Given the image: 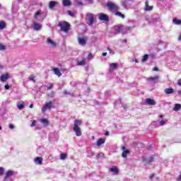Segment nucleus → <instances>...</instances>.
Segmentation results:
<instances>
[{"instance_id": "nucleus-26", "label": "nucleus", "mask_w": 181, "mask_h": 181, "mask_svg": "<svg viewBox=\"0 0 181 181\" xmlns=\"http://www.w3.org/2000/svg\"><path fill=\"white\" fill-rule=\"evenodd\" d=\"M5 28H6V23L5 21H0V30L5 29Z\"/></svg>"}, {"instance_id": "nucleus-23", "label": "nucleus", "mask_w": 181, "mask_h": 181, "mask_svg": "<svg viewBox=\"0 0 181 181\" xmlns=\"http://www.w3.org/2000/svg\"><path fill=\"white\" fill-rule=\"evenodd\" d=\"M103 144H105V139H99L97 141V146H101V145H103Z\"/></svg>"}, {"instance_id": "nucleus-44", "label": "nucleus", "mask_w": 181, "mask_h": 181, "mask_svg": "<svg viewBox=\"0 0 181 181\" xmlns=\"http://www.w3.org/2000/svg\"><path fill=\"white\" fill-rule=\"evenodd\" d=\"M8 127H9L10 129H13L15 128V126L12 124H10Z\"/></svg>"}, {"instance_id": "nucleus-21", "label": "nucleus", "mask_w": 181, "mask_h": 181, "mask_svg": "<svg viewBox=\"0 0 181 181\" xmlns=\"http://www.w3.org/2000/svg\"><path fill=\"white\" fill-rule=\"evenodd\" d=\"M56 5H57V2L54 1H49V9H53L56 6Z\"/></svg>"}, {"instance_id": "nucleus-5", "label": "nucleus", "mask_w": 181, "mask_h": 181, "mask_svg": "<svg viewBox=\"0 0 181 181\" xmlns=\"http://www.w3.org/2000/svg\"><path fill=\"white\" fill-rule=\"evenodd\" d=\"M107 6L112 12H117V11H119V7L118 6L115 5V4H114L111 1H109L107 4Z\"/></svg>"}, {"instance_id": "nucleus-63", "label": "nucleus", "mask_w": 181, "mask_h": 181, "mask_svg": "<svg viewBox=\"0 0 181 181\" xmlns=\"http://www.w3.org/2000/svg\"><path fill=\"white\" fill-rule=\"evenodd\" d=\"M88 1H89V2H92L93 1V0H88Z\"/></svg>"}, {"instance_id": "nucleus-34", "label": "nucleus", "mask_w": 181, "mask_h": 181, "mask_svg": "<svg viewBox=\"0 0 181 181\" xmlns=\"http://www.w3.org/2000/svg\"><path fill=\"white\" fill-rule=\"evenodd\" d=\"M148 57H149V55L145 54V55L143 57V59H141V62H146V60H148Z\"/></svg>"}, {"instance_id": "nucleus-36", "label": "nucleus", "mask_w": 181, "mask_h": 181, "mask_svg": "<svg viewBox=\"0 0 181 181\" xmlns=\"http://www.w3.org/2000/svg\"><path fill=\"white\" fill-rule=\"evenodd\" d=\"M35 78H36V76L35 75H30L29 76V80H30L31 81H33L35 83Z\"/></svg>"}, {"instance_id": "nucleus-57", "label": "nucleus", "mask_w": 181, "mask_h": 181, "mask_svg": "<svg viewBox=\"0 0 181 181\" xmlns=\"http://www.w3.org/2000/svg\"><path fill=\"white\" fill-rule=\"evenodd\" d=\"M152 159H153V158L151 157L150 162H152Z\"/></svg>"}, {"instance_id": "nucleus-52", "label": "nucleus", "mask_w": 181, "mask_h": 181, "mask_svg": "<svg viewBox=\"0 0 181 181\" xmlns=\"http://www.w3.org/2000/svg\"><path fill=\"white\" fill-rule=\"evenodd\" d=\"M179 95H181V90H178Z\"/></svg>"}, {"instance_id": "nucleus-4", "label": "nucleus", "mask_w": 181, "mask_h": 181, "mask_svg": "<svg viewBox=\"0 0 181 181\" xmlns=\"http://www.w3.org/2000/svg\"><path fill=\"white\" fill-rule=\"evenodd\" d=\"M54 106L53 105V102L49 101V102H46L45 104L43 105L42 108V112H46L47 110H51L52 108H53Z\"/></svg>"}, {"instance_id": "nucleus-50", "label": "nucleus", "mask_w": 181, "mask_h": 181, "mask_svg": "<svg viewBox=\"0 0 181 181\" xmlns=\"http://www.w3.org/2000/svg\"><path fill=\"white\" fill-rule=\"evenodd\" d=\"M102 56H107V52H103V53L102 54Z\"/></svg>"}, {"instance_id": "nucleus-14", "label": "nucleus", "mask_w": 181, "mask_h": 181, "mask_svg": "<svg viewBox=\"0 0 181 181\" xmlns=\"http://www.w3.org/2000/svg\"><path fill=\"white\" fill-rule=\"evenodd\" d=\"M146 103L148 105H156V102H155V100H153V99H151V98L146 99Z\"/></svg>"}, {"instance_id": "nucleus-54", "label": "nucleus", "mask_w": 181, "mask_h": 181, "mask_svg": "<svg viewBox=\"0 0 181 181\" xmlns=\"http://www.w3.org/2000/svg\"><path fill=\"white\" fill-rule=\"evenodd\" d=\"M78 5H83L82 2H78Z\"/></svg>"}, {"instance_id": "nucleus-33", "label": "nucleus", "mask_w": 181, "mask_h": 181, "mask_svg": "<svg viewBox=\"0 0 181 181\" xmlns=\"http://www.w3.org/2000/svg\"><path fill=\"white\" fill-rule=\"evenodd\" d=\"M47 95H48V97H49V98H53V97H54V95H56V93H54V91H52Z\"/></svg>"}, {"instance_id": "nucleus-20", "label": "nucleus", "mask_w": 181, "mask_h": 181, "mask_svg": "<svg viewBox=\"0 0 181 181\" xmlns=\"http://www.w3.org/2000/svg\"><path fill=\"white\" fill-rule=\"evenodd\" d=\"M63 6H70L71 5V1L70 0H62Z\"/></svg>"}, {"instance_id": "nucleus-38", "label": "nucleus", "mask_w": 181, "mask_h": 181, "mask_svg": "<svg viewBox=\"0 0 181 181\" xmlns=\"http://www.w3.org/2000/svg\"><path fill=\"white\" fill-rule=\"evenodd\" d=\"M32 124H30V127L33 128V127H36V120H31Z\"/></svg>"}, {"instance_id": "nucleus-9", "label": "nucleus", "mask_w": 181, "mask_h": 181, "mask_svg": "<svg viewBox=\"0 0 181 181\" xmlns=\"http://www.w3.org/2000/svg\"><path fill=\"white\" fill-rule=\"evenodd\" d=\"M47 43L50 46V47H56L57 45V44L50 38L47 39Z\"/></svg>"}, {"instance_id": "nucleus-61", "label": "nucleus", "mask_w": 181, "mask_h": 181, "mask_svg": "<svg viewBox=\"0 0 181 181\" xmlns=\"http://www.w3.org/2000/svg\"><path fill=\"white\" fill-rule=\"evenodd\" d=\"M109 134V132H106V135H108Z\"/></svg>"}, {"instance_id": "nucleus-30", "label": "nucleus", "mask_w": 181, "mask_h": 181, "mask_svg": "<svg viewBox=\"0 0 181 181\" xmlns=\"http://www.w3.org/2000/svg\"><path fill=\"white\" fill-rule=\"evenodd\" d=\"M17 107L18 110H23L25 108V105L23 103H18Z\"/></svg>"}, {"instance_id": "nucleus-1", "label": "nucleus", "mask_w": 181, "mask_h": 181, "mask_svg": "<svg viewBox=\"0 0 181 181\" xmlns=\"http://www.w3.org/2000/svg\"><path fill=\"white\" fill-rule=\"evenodd\" d=\"M81 124H82L81 120L76 119L74 122L73 129L76 133V136H81V129L80 128V126L81 125Z\"/></svg>"}, {"instance_id": "nucleus-18", "label": "nucleus", "mask_w": 181, "mask_h": 181, "mask_svg": "<svg viewBox=\"0 0 181 181\" xmlns=\"http://www.w3.org/2000/svg\"><path fill=\"white\" fill-rule=\"evenodd\" d=\"M40 122H41V124H43L44 127H49V120H47V119H40Z\"/></svg>"}, {"instance_id": "nucleus-10", "label": "nucleus", "mask_w": 181, "mask_h": 181, "mask_svg": "<svg viewBox=\"0 0 181 181\" xmlns=\"http://www.w3.org/2000/svg\"><path fill=\"white\" fill-rule=\"evenodd\" d=\"M119 66L117 63H112L110 64L109 71H114Z\"/></svg>"}, {"instance_id": "nucleus-58", "label": "nucleus", "mask_w": 181, "mask_h": 181, "mask_svg": "<svg viewBox=\"0 0 181 181\" xmlns=\"http://www.w3.org/2000/svg\"><path fill=\"white\" fill-rule=\"evenodd\" d=\"M159 117H160V118H162L163 117V115H160Z\"/></svg>"}, {"instance_id": "nucleus-6", "label": "nucleus", "mask_w": 181, "mask_h": 181, "mask_svg": "<svg viewBox=\"0 0 181 181\" xmlns=\"http://www.w3.org/2000/svg\"><path fill=\"white\" fill-rule=\"evenodd\" d=\"M34 18L37 21H43V19H45V14L43 11H42L41 10H39L35 13Z\"/></svg>"}, {"instance_id": "nucleus-15", "label": "nucleus", "mask_w": 181, "mask_h": 181, "mask_svg": "<svg viewBox=\"0 0 181 181\" xmlns=\"http://www.w3.org/2000/svg\"><path fill=\"white\" fill-rule=\"evenodd\" d=\"M34 162L36 165H42L43 158L42 157H37L34 159Z\"/></svg>"}, {"instance_id": "nucleus-35", "label": "nucleus", "mask_w": 181, "mask_h": 181, "mask_svg": "<svg viewBox=\"0 0 181 181\" xmlns=\"http://www.w3.org/2000/svg\"><path fill=\"white\" fill-rule=\"evenodd\" d=\"M115 30L117 33H119V32H121V30H122V28L121 26H117L115 28Z\"/></svg>"}, {"instance_id": "nucleus-43", "label": "nucleus", "mask_w": 181, "mask_h": 181, "mask_svg": "<svg viewBox=\"0 0 181 181\" xmlns=\"http://www.w3.org/2000/svg\"><path fill=\"white\" fill-rule=\"evenodd\" d=\"M47 87L48 90H52V88H53V85L52 84H48L47 86Z\"/></svg>"}, {"instance_id": "nucleus-32", "label": "nucleus", "mask_w": 181, "mask_h": 181, "mask_svg": "<svg viewBox=\"0 0 181 181\" xmlns=\"http://www.w3.org/2000/svg\"><path fill=\"white\" fill-rule=\"evenodd\" d=\"M66 158H67V154H66V153H61L60 154V159L62 160H64V159H66Z\"/></svg>"}, {"instance_id": "nucleus-40", "label": "nucleus", "mask_w": 181, "mask_h": 181, "mask_svg": "<svg viewBox=\"0 0 181 181\" xmlns=\"http://www.w3.org/2000/svg\"><path fill=\"white\" fill-rule=\"evenodd\" d=\"M167 121L166 120H161L160 121V125L163 126L165 124H166Z\"/></svg>"}, {"instance_id": "nucleus-27", "label": "nucleus", "mask_w": 181, "mask_h": 181, "mask_svg": "<svg viewBox=\"0 0 181 181\" xmlns=\"http://www.w3.org/2000/svg\"><path fill=\"white\" fill-rule=\"evenodd\" d=\"M77 66H86V59L78 62Z\"/></svg>"}, {"instance_id": "nucleus-31", "label": "nucleus", "mask_w": 181, "mask_h": 181, "mask_svg": "<svg viewBox=\"0 0 181 181\" xmlns=\"http://www.w3.org/2000/svg\"><path fill=\"white\" fill-rule=\"evenodd\" d=\"M173 23H175V25H181V21L180 20H177L176 18H174L173 20Z\"/></svg>"}, {"instance_id": "nucleus-17", "label": "nucleus", "mask_w": 181, "mask_h": 181, "mask_svg": "<svg viewBox=\"0 0 181 181\" xmlns=\"http://www.w3.org/2000/svg\"><path fill=\"white\" fill-rule=\"evenodd\" d=\"M33 29L34 30L39 31L42 29V25L39 23H33Z\"/></svg>"}, {"instance_id": "nucleus-25", "label": "nucleus", "mask_w": 181, "mask_h": 181, "mask_svg": "<svg viewBox=\"0 0 181 181\" xmlns=\"http://www.w3.org/2000/svg\"><path fill=\"white\" fill-rule=\"evenodd\" d=\"M145 9L146 11H152L153 7L149 6V3L148 1L145 2Z\"/></svg>"}, {"instance_id": "nucleus-62", "label": "nucleus", "mask_w": 181, "mask_h": 181, "mask_svg": "<svg viewBox=\"0 0 181 181\" xmlns=\"http://www.w3.org/2000/svg\"><path fill=\"white\" fill-rule=\"evenodd\" d=\"M2 129V127L0 126V131Z\"/></svg>"}, {"instance_id": "nucleus-53", "label": "nucleus", "mask_w": 181, "mask_h": 181, "mask_svg": "<svg viewBox=\"0 0 181 181\" xmlns=\"http://www.w3.org/2000/svg\"><path fill=\"white\" fill-rule=\"evenodd\" d=\"M30 108H33V104H31V105H30Z\"/></svg>"}, {"instance_id": "nucleus-8", "label": "nucleus", "mask_w": 181, "mask_h": 181, "mask_svg": "<svg viewBox=\"0 0 181 181\" xmlns=\"http://www.w3.org/2000/svg\"><path fill=\"white\" fill-rule=\"evenodd\" d=\"M13 176V171L8 170L6 173V175L4 176V181H7L9 177H12Z\"/></svg>"}, {"instance_id": "nucleus-42", "label": "nucleus", "mask_w": 181, "mask_h": 181, "mask_svg": "<svg viewBox=\"0 0 181 181\" xmlns=\"http://www.w3.org/2000/svg\"><path fill=\"white\" fill-rule=\"evenodd\" d=\"M107 50L110 54H114L115 52L112 51V49H111V48H110V47H107Z\"/></svg>"}, {"instance_id": "nucleus-28", "label": "nucleus", "mask_w": 181, "mask_h": 181, "mask_svg": "<svg viewBox=\"0 0 181 181\" xmlns=\"http://www.w3.org/2000/svg\"><path fill=\"white\" fill-rule=\"evenodd\" d=\"M181 108L180 104H175L174 107V111H179Z\"/></svg>"}, {"instance_id": "nucleus-2", "label": "nucleus", "mask_w": 181, "mask_h": 181, "mask_svg": "<svg viewBox=\"0 0 181 181\" xmlns=\"http://www.w3.org/2000/svg\"><path fill=\"white\" fill-rule=\"evenodd\" d=\"M86 23L89 26H93V25H94V23H95V18L94 17V14H93L91 13H86Z\"/></svg>"}, {"instance_id": "nucleus-3", "label": "nucleus", "mask_w": 181, "mask_h": 181, "mask_svg": "<svg viewBox=\"0 0 181 181\" xmlns=\"http://www.w3.org/2000/svg\"><path fill=\"white\" fill-rule=\"evenodd\" d=\"M59 26L61 28V30H62V32H65V33H67V32L70 30V24L66 21L59 23Z\"/></svg>"}, {"instance_id": "nucleus-41", "label": "nucleus", "mask_w": 181, "mask_h": 181, "mask_svg": "<svg viewBox=\"0 0 181 181\" xmlns=\"http://www.w3.org/2000/svg\"><path fill=\"white\" fill-rule=\"evenodd\" d=\"M67 13L70 16L74 17V13L71 12V11H68Z\"/></svg>"}, {"instance_id": "nucleus-29", "label": "nucleus", "mask_w": 181, "mask_h": 181, "mask_svg": "<svg viewBox=\"0 0 181 181\" xmlns=\"http://www.w3.org/2000/svg\"><path fill=\"white\" fill-rule=\"evenodd\" d=\"M115 15H116L117 16H119V17L122 18V19H124V18H125V16H124V14H122V13L119 12V11L116 12V13H115Z\"/></svg>"}, {"instance_id": "nucleus-60", "label": "nucleus", "mask_w": 181, "mask_h": 181, "mask_svg": "<svg viewBox=\"0 0 181 181\" xmlns=\"http://www.w3.org/2000/svg\"><path fill=\"white\" fill-rule=\"evenodd\" d=\"M0 69H4V66H0Z\"/></svg>"}, {"instance_id": "nucleus-55", "label": "nucleus", "mask_w": 181, "mask_h": 181, "mask_svg": "<svg viewBox=\"0 0 181 181\" xmlns=\"http://www.w3.org/2000/svg\"><path fill=\"white\" fill-rule=\"evenodd\" d=\"M179 40H181V34L179 36Z\"/></svg>"}, {"instance_id": "nucleus-49", "label": "nucleus", "mask_w": 181, "mask_h": 181, "mask_svg": "<svg viewBox=\"0 0 181 181\" xmlns=\"http://www.w3.org/2000/svg\"><path fill=\"white\" fill-rule=\"evenodd\" d=\"M153 71H158V68L154 67V68L153 69Z\"/></svg>"}, {"instance_id": "nucleus-51", "label": "nucleus", "mask_w": 181, "mask_h": 181, "mask_svg": "<svg viewBox=\"0 0 181 181\" xmlns=\"http://www.w3.org/2000/svg\"><path fill=\"white\" fill-rule=\"evenodd\" d=\"M153 176H154L153 174H152L151 175H150V179H153Z\"/></svg>"}, {"instance_id": "nucleus-48", "label": "nucleus", "mask_w": 181, "mask_h": 181, "mask_svg": "<svg viewBox=\"0 0 181 181\" xmlns=\"http://www.w3.org/2000/svg\"><path fill=\"white\" fill-rule=\"evenodd\" d=\"M178 86H181V79H180L177 82Z\"/></svg>"}, {"instance_id": "nucleus-24", "label": "nucleus", "mask_w": 181, "mask_h": 181, "mask_svg": "<svg viewBox=\"0 0 181 181\" xmlns=\"http://www.w3.org/2000/svg\"><path fill=\"white\" fill-rule=\"evenodd\" d=\"M164 93H165V94H173V88H165L164 90Z\"/></svg>"}, {"instance_id": "nucleus-12", "label": "nucleus", "mask_w": 181, "mask_h": 181, "mask_svg": "<svg viewBox=\"0 0 181 181\" xmlns=\"http://www.w3.org/2000/svg\"><path fill=\"white\" fill-rule=\"evenodd\" d=\"M122 150L123 151V152L122 153V158H127V156H128V155H129V151L128 150L125 149V146H122Z\"/></svg>"}, {"instance_id": "nucleus-64", "label": "nucleus", "mask_w": 181, "mask_h": 181, "mask_svg": "<svg viewBox=\"0 0 181 181\" xmlns=\"http://www.w3.org/2000/svg\"><path fill=\"white\" fill-rule=\"evenodd\" d=\"M98 158H99V157H98V156H97V159H98Z\"/></svg>"}, {"instance_id": "nucleus-13", "label": "nucleus", "mask_w": 181, "mask_h": 181, "mask_svg": "<svg viewBox=\"0 0 181 181\" xmlns=\"http://www.w3.org/2000/svg\"><path fill=\"white\" fill-rule=\"evenodd\" d=\"M79 45L81 46H85L86 43H87V38L79 37L78 39Z\"/></svg>"}, {"instance_id": "nucleus-16", "label": "nucleus", "mask_w": 181, "mask_h": 181, "mask_svg": "<svg viewBox=\"0 0 181 181\" xmlns=\"http://www.w3.org/2000/svg\"><path fill=\"white\" fill-rule=\"evenodd\" d=\"M148 80H149V81H153V83H158V81H159V76L149 77L148 78Z\"/></svg>"}, {"instance_id": "nucleus-59", "label": "nucleus", "mask_w": 181, "mask_h": 181, "mask_svg": "<svg viewBox=\"0 0 181 181\" xmlns=\"http://www.w3.org/2000/svg\"><path fill=\"white\" fill-rule=\"evenodd\" d=\"M134 62H135L136 63H138V60H136V59H135Z\"/></svg>"}, {"instance_id": "nucleus-45", "label": "nucleus", "mask_w": 181, "mask_h": 181, "mask_svg": "<svg viewBox=\"0 0 181 181\" xmlns=\"http://www.w3.org/2000/svg\"><path fill=\"white\" fill-rule=\"evenodd\" d=\"M6 90H9V85H5Z\"/></svg>"}, {"instance_id": "nucleus-46", "label": "nucleus", "mask_w": 181, "mask_h": 181, "mask_svg": "<svg viewBox=\"0 0 181 181\" xmlns=\"http://www.w3.org/2000/svg\"><path fill=\"white\" fill-rule=\"evenodd\" d=\"M64 94H65V95H66L67 94H70V93H69L67 90H64Z\"/></svg>"}, {"instance_id": "nucleus-22", "label": "nucleus", "mask_w": 181, "mask_h": 181, "mask_svg": "<svg viewBox=\"0 0 181 181\" xmlns=\"http://www.w3.org/2000/svg\"><path fill=\"white\" fill-rule=\"evenodd\" d=\"M53 71L56 76H58V77H60L62 76V72H60V69L59 68H54Z\"/></svg>"}, {"instance_id": "nucleus-11", "label": "nucleus", "mask_w": 181, "mask_h": 181, "mask_svg": "<svg viewBox=\"0 0 181 181\" xmlns=\"http://www.w3.org/2000/svg\"><path fill=\"white\" fill-rule=\"evenodd\" d=\"M8 78H9V74L6 73L0 76V81H2V83H5V81H6Z\"/></svg>"}, {"instance_id": "nucleus-19", "label": "nucleus", "mask_w": 181, "mask_h": 181, "mask_svg": "<svg viewBox=\"0 0 181 181\" xmlns=\"http://www.w3.org/2000/svg\"><path fill=\"white\" fill-rule=\"evenodd\" d=\"M110 172H112L113 175H118V168L116 166H113L112 168L109 169Z\"/></svg>"}, {"instance_id": "nucleus-56", "label": "nucleus", "mask_w": 181, "mask_h": 181, "mask_svg": "<svg viewBox=\"0 0 181 181\" xmlns=\"http://www.w3.org/2000/svg\"><path fill=\"white\" fill-rule=\"evenodd\" d=\"M91 156H94V153L93 152L91 153Z\"/></svg>"}, {"instance_id": "nucleus-39", "label": "nucleus", "mask_w": 181, "mask_h": 181, "mask_svg": "<svg viewBox=\"0 0 181 181\" xmlns=\"http://www.w3.org/2000/svg\"><path fill=\"white\" fill-rule=\"evenodd\" d=\"M4 171L5 170L4 169V168L0 167V176H2V175H4Z\"/></svg>"}, {"instance_id": "nucleus-37", "label": "nucleus", "mask_w": 181, "mask_h": 181, "mask_svg": "<svg viewBox=\"0 0 181 181\" xmlns=\"http://www.w3.org/2000/svg\"><path fill=\"white\" fill-rule=\"evenodd\" d=\"M0 50H6V47L3 44H0Z\"/></svg>"}, {"instance_id": "nucleus-47", "label": "nucleus", "mask_w": 181, "mask_h": 181, "mask_svg": "<svg viewBox=\"0 0 181 181\" xmlns=\"http://www.w3.org/2000/svg\"><path fill=\"white\" fill-rule=\"evenodd\" d=\"M93 57V54H88V59H92Z\"/></svg>"}, {"instance_id": "nucleus-7", "label": "nucleus", "mask_w": 181, "mask_h": 181, "mask_svg": "<svg viewBox=\"0 0 181 181\" xmlns=\"http://www.w3.org/2000/svg\"><path fill=\"white\" fill-rule=\"evenodd\" d=\"M98 18H99V21H103V22H108L110 21L108 16L104 13H99Z\"/></svg>"}]
</instances>
